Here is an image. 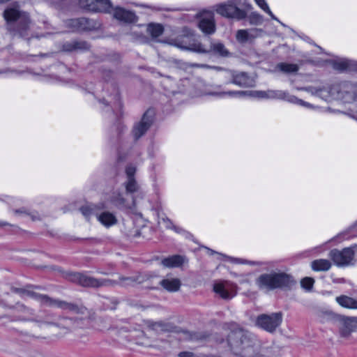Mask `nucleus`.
I'll use <instances>...</instances> for the list:
<instances>
[{"instance_id": "24", "label": "nucleus", "mask_w": 357, "mask_h": 357, "mask_svg": "<svg viewBox=\"0 0 357 357\" xmlns=\"http://www.w3.org/2000/svg\"><path fill=\"white\" fill-rule=\"evenodd\" d=\"M89 49V44L83 40L69 41L62 45V50L65 52L83 51Z\"/></svg>"}, {"instance_id": "53", "label": "nucleus", "mask_w": 357, "mask_h": 357, "mask_svg": "<svg viewBox=\"0 0 357 357\" xmlns=\"http://www.w3.org/2000/svg\"><path fill=\"white\" fill-rule=\"evenodd\" d=\"M15 213H22V211H21V210H16Z\"/></svg>"}, {"instance_id": "2", "label": "nucleus", "mask_w": 357, "mask_h": 357, "mask_svg": "<svg viewBox=\"0 0 357 357\" xmlns=\"http://www.w3.org/2000/svg\"><path fill=\"white\" fill-rule=\"evenodd\" d=\"M147 327L156 333H183L185 335V340L192 342H203L209 338V334L206 332H190L176 326L174 323L165 321H153L148 320L146 322Z\"/></svg>"}, {"instance_id": "17", "label": "nucleus", "mask_w": 357, "mask_h": 357, "mask_svg": "<svg viewBox=\"0 0 357 357\" xmlns=\"http://www.w3.org/2000/svg\"><path fill=\"white\" fill-rule=\"evenodd\" d=\"M342 99L346 102H352L357 100V84L344 82L342 84L340 91Z\"/></svg>"}, {"instance_id": "37", "label": "nucleus", "mask_w": 357, "mask_h": 357, "mask_svg": "<svg viewBox=\"0 0 357 357\" xmlns=\"http://www.w3.org/2000/svg\"><path fill=\"white\" fill-rule=\"evenodd\" d=\"M314 282V280L313 278L306 277V278H304L303 279H302L301 284V287L309 291L312 288Z\"/></svg>"}, {"instance_id": "18", "label": "nucleus", "mask_w": 357, "mask_h": 357, "mask_svg": "<svg viewBox=\"0 0 357 357\" xmlns=\"http://www.w3.org/2000/svg\"><path fill=\"white\" fill-rule=\"evenodd\" d=\"M198 26L205 34L210 35L213 33L215 31L213 14L208 13L202 16L199 22Z\"/></svg>"}, {"instance_id": "5", "label": "nucleus", "mask_w": 357, "mask_h": 357, "mask_svg": "<svg viewBox=\"0 0 357 357\" xmlns=\"http://www.w3.org/2000/svg\"><path fill=\"white\" fill-rule=\"evenodd\" d=\"M28 295L47 307H56L63 310L72 312L76 314H84L85 308L79 306L73 303H68L65 301L56 299L50 297L46 294H41L35 292H28Z\"/></svg>"}, {"instance_id": "28", "label": "nucleus", "mask_w": 357, "mask_h": 357, "mask_svg": "<svg viewBox=\"0 0 357 357\" xmlns=\"http://www.w3.org/2000/svg\"><path fill=\"white\" fill-rule=\"evenodd\" d=\"M112 8L109 0H95V6L91 7L93 12L109 13Z\"/></svg>"}, {"instance_id": "50", "label": "nucleus", "mask_w": 357, "mask_h": 357, "mask_svg": "<svg viewBox=\"0 0 357 357\" xmlns=\"http://www.w3.org/2000/svg\"><path fill=\"white\" fill-rule=\"evenodd\" d=\"M65 321L66 322L65 325L66 326H68L69 324H70L72 322V319H65Z\"/></svg>"}, {"instance_id": "39", "label": "nucleus", "mask_w": 357, "mask_h": 357, "mask_svg": "<svg viewBox=\"0 0 357 357\" xmlns=\"http://www.w3.org/2000/svg\"><path fill=\"white\" fill-rule=\"evenodd\" d=\"M136 172V168L133 165H128L126 168L127 179L134 178Z\"/></svg>"}, {"instance_id": "44", "label": "nucleus", "mask_w": 357, "mask_h": 357, "mask_svg": "<svg viewBox=\"0 0 357 357\" xmlns=\"http://www.w3.org/2000/svg\"><path fill=\"white\" fill-rule=\"evenodd\" d=\"M264 12H266L267 14L269 15V16L273 19V20H277V21H279L278 20V18L273 15V13L271 12V10H270L269 7L268 6V9H264L263 10Z\"/></svg>"}, {"instance_id": "22", "label": "nucleus", "mask_w": 357, "mask_h": 357, "mask_svg": "<svg viewBox=\"0 0 357 357\" xmlns=\"http://www.w3.org/2000/svg\"><path fill=\"white\" fill-rule=\"evenodd\" d=\"M96 216L98 221L104 227L109 228L114 225H115L118 220L116 215L109 211H98V213H96Z\"/></svg>"}, {"instance_id": "12", "label": "nucleus", "mask_w": 357, "mask_h": 357, "mask_svg": "<svg viewBox=\"0 0 357 357\" xmlns=\"http://www.w3.org/2000/svg\"><path fill=\"white\" fill-rule=\"evenodd\" d=\"M220 97L228 96L230 98H241L245 96H252L259 98L269 99L268 91H227L216 93Z\"/></svg>"}, {"instance_id": "52", "label": "nucleus", "mask_w": 357, "mask_h": 357, "mask_svg": "<svg viewBox=\"0 0 357 357\" xmlns=\"http://www.w3.org/2000/svg\"><path fill=\"white\" fill-rule=\"evenodd\" d=\"M102 103L105 105V106H108V102L107 101H105V100H103L102 101Z\"/></svg>"}, {"instance_id": "45", "label": "nucleus", "mask_w": 357, "mask_h": 357, "mask_svg": "<svg viewBox=\"0 0 357 357\" xmlns=\"http://www.w3.org/2000/svg\"><path fill=\"white\" fill-rule=\"evenodd\" d=\"M32 220L35 221L40 219L39 215L37 213H27Z\"/></svg>"}, {"instance_id": "35", "label": "nucleus", "mask_w": 357, "mask_h": 357, "mask_svg": "<svg viewBox=\"0 0 357 357\" xmlns=\"http://www.w3.org/2000/svg\"><path fill=\"white\" fill-rule=\"evenodd\" d=\"M333 68L340 72L347 71L348 67V59H340L337 60H333L331 61Z\"/></svg>"}, {"instance_id": "26", "label": "nucleus", "mask_w": 357, "mask_h": 357, "mask_svg": "<svg viewBox=\"0 0 357 357\" xmlns=\"http://www.w3.org/2000/svg\"><path fill=\"white\" fill-rule=\"evenodd\" d=\"M184 263V257L176 255L163 259L161 261V264L163 266L167 268H174L182 266Z\"/></svg>"}, {"instance_id": "4", "label": "nucleus", "mask_w": 357, "mask_h": 357, "mask_svg": "<svg viewBox=\"0 0 357 357\" xmlns=\"http://www.w3.org/2000/svg\"><path fill=\"white\" fill-rule=\"evenodd\" d=\"M171 44L181 50H190L198 53L213 52L214 54H217L222 57H228L230 55L229 50L225 47L224 44L221 43H212L210 50L204 49L203 45L198 42L187 43L183 40L179 41L178 40H174L171 43Z\"/></svg>"}, {"instance_id": "31", "label": "nucleus", "mask_w": 357, "mask_h": 357, "mask_svg": "<svg viewBox=\"0 0 357 357\" xmlns=\"http://www.w3.org/2000/svg\"><path fill=\"white\" fill-rule=\"evenodd\" d=\"M108 200L117 207L126 206V201L123 198V195L119 191H114L109 196Z\"/></svg>"}, {"instance_id": "51", "label": "nucleus", "mask_w": 357, "mask_h": 357, "mask_svg": "<svg viewBox=\"0 0 357 357\" xmlns=\"http://www.w3.org/2000/svg\"><path fill=\"white\" fill-rule=\"evenodd\" d=\"M206 249L208 250V252L211 255H213V254H214V253H215V252H214L213 250H211V249H210V248H206Z\"/></svg>"}, {"instance_id": "48", "label": "nucleus", "mask_w": 357, "mask_h": 357, "mask_svg": "<svg viewBox=\"0 0 357 357\" xmlns=\"http://www.w3.org/2000/svg\"><path fill=\"white\" fill-rule=\"evenodd\" d=\"M202 66L206 67V68H214V69H216L218 70H222V68H221V67H216V66L211 67V66H207V65H202Z\"/></svg>"}, {"instance_id": "10", "label": "nucleus", "mask_w": 357, "mask_h": 357, "mask_svg": "<svg viewBox=\"0 0 357 357\" xmlns=\"http://www.w3.org/2000/svg\"><path fill=\"white\" fill-rule=\"evenodd\" d=\"M215 10L220 15L228 18L242 20L246 17L245 12L237 7L235 0L217 5Z\"/></svg>"}, {"instance_id": "20", "label": "nucleus", "mask_w": 357, "mask_h": 357, "mask_svg": "<svg viewBox=\"0 0 357 357\" xmlns=\"http://www.w3.org/2000/svg\"><path fill=\"white\" fill-rule=\"evenodd\" d=\"M230 75L231 80L229 83H232L241 87H249L252 86V80L246 73L230 71Z\"/></svg>"}, {"instance_id": "34", "label": "nucleus", "mask_w": 357, "mask_h": 357, "mask_svg": "<svg viewBox=\"0 0 357 357\" xmlns=\"http://www.w3.org/2000/svg\"><path fill=\"white\" fill-rule=\"evenodd\" d=\"M147 31L153 38H158L164 32L163 26L160 24H150L147 27Z\"/></svg>"}, {"instance_id": "19", "label": "nucleus", "mask_w": 357, "mask_h": 357, "mask_svg": "<svg viewBox=\"0 0 357 357\" xmlns=\"http://www.w3.org/2000/svg\"><path fill=\"white\" fill-rule=\"evenodd\" d=\"M335 318L342 326L340 328V333L343 337L347 336L353 330L354 325L357 323V317H347L336 314Z\"/></svg>"}, {"instance_id": "41", "label": "nucleus", "mask_w": 357, "mask_h": 357, "mask_svg": "<svg viewBox=\"0 0 357 357\" xmlns=\"http://www.w3.org/2000/svg\"><path fill=\"white\" fill-rule=\"evenodd\" d=\"M347 71L357 72V61L348 59Z\"/></svg>"}, {"instance_id": "3", "label": "nucleus", "mask_w": 357, "mask_h": 357, "mask_svg": "<svg viewBox=\"0 0 357 357\" xmlns=\"http://www.w3.org/2000/svg\"><path fill=\"white\" fill-rule=\"evenodd\" d=\"M291 282V277L282 272L261 274L256 281L260 289H266L267 291L289 287Z\"/></svg>"}, {"instance_id": "42", "label": "nucleus", "mask_w": 357, "mask_h": 357, "mask_svg": "<svg viewBox=\"0 0 357 357\" xmlns=\"http://www.w3.org/2000/svg\"><path fill=\"white\" fill-rule=\"evenodd\" d=\"M163 222L165 223H166V227L167 228H169V229H173L175 231L179 233L181 231V229L176 227V226H174L172 222L169 220V219H163Z\"/></svg>"}, {"instance_id": "43", "label": "nucleus", "mask_w": 357, "mask_h": 357, "mask_svg": "<svg viewBox=\"0 0 357 357\" xmlns=\"http://www.w3.org/2000/svg\"><path fill=\"white\" fill-rule=\"evenodd\" d=\"M255 1L258 5V6L262 10L268 9V4L266 3L265 0H255Z\"/></svg>"}, {"instance_id": "30", "label": "nucleus", "mask_w": 357, "mask_h": 357, "mask_svg": "<svg viewBox=\"0 0 357 357\" xmlns=\"http://www.w3.org/2000/svg\"><path fill=\"white\" fill-rule=\"evenodd\" d=\"M116 283L113 286L119 284L123 287L134 286L135 284H140L143 282L140 276L137 277H121L119 278V281L114 280Z\"/></svg>"}, {"instance_id": "13", "label": "nucleus", "mask_w": 357, "mask_h": 357, "mask_svg": "<svg viewBox=\"0 0 357 357\" xmlns=\"http://www.w3.org/2000/svg\"><path fill=\"white\" fill-rule=\"evenodd\" d=\"M67 25L72 28L73 31H91L97 28V24L93 20L85 17L71 19Z\"/></svg>"}, {"instance_id": "6", "label": "nucleus", "mask_w": 357, "mask_h": 357, "mask_svg": "<svg viewBox=\"0 0 357 357\" xmlns=\"http://www.w3.org/2000/svg\"><path fill=\"white\" fill-rule=\"evenodd\" d=\"M3 17L8 22L16 23V31L20 36H27L29 17L26 13L21 12L15 7H9L3 12Z\"/></svg>"}, {"instance_id": "21", "label": "nucleus", "mask_w": 357, "mask_h": 357, "mask_svg": "<svg viewBox=\"0 0 357 357\" xmlns=\"http://www.w3.org/2000/svg\"><path fill=\"white\" fill-rule=\"evenodd\" d=\"M114 17L126 23H133L137 20V17L134 12L121 7H116L114 9Z\"/></svg>"}, {"instance_id": "33", "label": "nucleus", "mask_w": 357, "mask_h": 357, "mask_svg": "<svg viewBox=\"0 0 357 357\" xmlns=\"http://www.w3.org/2000/svg\"><path fill=\"white\" fill-rule=\"evenodd\" d=\"M276 68L284 73L289 74L297 73L299 70V66L294 63L282 62L276 66Z\"/></svg>"}, {"instance_id": "54", "label": "nucleus", "mask_w": 357, "mask_h": 357, "mask_svg": "<svg viewBox=\"0 0 357 357\" xmlns=\"http://www.w3.org/2000/svg\"><path fill=\"white\" fill-rule=\"evenodd\" d=\"M166 77H167V78H168V79H172V77L171 76H169V75H168V76H166Z\"/></svg>"}, {"instance_id": "38", "label": "nucleus", "mask_w": 357, "mask_h": 357, "mask_svg": "<svg viewBox=\"0 0 357 357\" xmlns=\"http://www.w3.org/2000/svg\"><path fill=\"white\" fill-rule=\"evenodd\" d=\"M79 4L83 9L91 11V7L95 6V0H79Z\"/></svg>"}, {"instance_id": "46", "label": "nucleus", "mask_w": 357, "mask_h": 357, "mask_svg": "<svg viewBox=\"0 0 357 357\" xmlns=\"http://www.w3.org/2000/svg\"><path fill=\"white\" fill-rule=\"evenodd\" d=\"M40 324H47V325H50V326H53V325H56V324L53 321H38Z\"/></svg>"}, {"instance_id": "49", "label": "nucleus", "mask_w": 357, "mask_h": 357, "mask_svg": "<svg viewBox=\"0 0 357 357\" xmlns=\"http://www.w3.org/2000/svg\"><path fill=\"white\" fill-rule=\"evenodd\" d=\"M344 114H346L347 116H349V117L352 118V119H356L357 120V118L355 117L354 115L353 114H349V113H346V112H342Z\"/></svg>"}, {"instance_id": "7", "label": "nucleus", "mask_w": 357, "mask_h": 357, "mask_svg": "<svg viewBox=\"0 0 357 357\" xmlns=\"http://www.w3.org/2000/svg\"><path fill=\"white\" fill-rule=\"evenodd\" d=\"M282 317L283 314L281 312L270 314H261L256 318L255 324L264 331L273 333L281 325Z\"/></svg>"}, {"instance_id": "47", "label": "nucleus", "mask_w": 357, "mask_h": 357, "mask_svg": "<svg viewBox=\"0 0 357 357\" xmlns=\"http://www.w3.org/2000/svg\"><path fill=\"white\" fill-rule=\"evenodd\" d=\"M112 75V72L109 71V70H107L105 73L104 74V78L105 79L106 81H108L109 80V78H107V77H109L110 75Z\"/></svg>"}, {"instance_id": "9", "label": "nucleus", "mask_w": 357, "mask_h": 357, "mask_svg": "<svg viewBox=\"0 0 357 357\" xmlns=\"http://www.w3.org/2000/svg\"><path fill=\"white\" fill-rule=\"evenodd\" d=\"M73 280L81 286L86 287L98 288L101 287H113L116 282L109 279H97L81 273H75L73 275Z\"/></svg>"}, {"instance_id": "36", "label": "nucleus", "mask_w": 357, "mask_h": 357, "mask_svg": "<svg viewBox=\"0 0 357 357\" xmlns=\"http://www.w3.org/2000/svg\"><path fill=\"white\" fill-rule=\"evenodd\" d=\"M112 100H113V102L109 101V102L112 104L111 105L112 111L114 112L115 109H119V113L121 114V110L122 108V104H121L120 96H119L118 91H116L115 93V94L114 95V96L112 98Z\"/></svg>"}, {"instance_id": "16", "label": "nucleus", "mask_w": 357, "mask_h": 357, "mask_svg": "<svg viewBox=\"0 0 357 357\" xmlns=\"http://www.w3.org/2000/svg\"><path fill=\"white\" fill-rule=\"evenodd\" d=\"M262 32L263 30L259 29H240L236 32V38L241 44L252 43L255 38L259 37Z\"/></svg>"}, {"instance_id": "11", "label": "nucleus", "mask_w": 357, "mask_h": 357, "mask_svg": "<svg viewBox=\"0 0 357 357\" xmlns=\"http://www.w3.org/2000/svg\"><path fill=\"white\" fill-rule=\"evenodd\" d=\"M269 99H278L286 100L293 104H297L306 107H311L309 102H305L304 100L298 98L294 95H291L287 91L282 90H268Z\"/></svg>"}, {"instance_id": "55", "label": "nucleus", "mask_w": 357, "mask_h": 357, "mask_svg": "<svg viewBox=\"0 0 357 357\" xmlns=\"http://www.w3.org/2000/svg\"><path fill=\"white\" fill-rule=\"evenodd\" d=\"M132 204H135V198L132 199Z\"/></svg>"}, {"instance_id": "27", "label": "nucleus", "mask_w": 357, "mask_h": 357, "mask_svg": "<svg viewBox=\"0 0 357 357\" xmlns=\"http://www.w3.org/2000/svg\"><path fill=\"white\" fill-rule=\"evenodd\" d=\"M336 301L340 306L344 308L357 309V300L352 297L342 295L336 297Z\"/></svg>"}, {"instance_id": "1", "label": "nucleus", "mask_w": 357, "mask_h": 357, "mask_svg": "<svg viewBox=\"0 0 357 357\" xmlns=\"http://www.w3.org/2000/svg\"><path fill=\"white\" fill-rule=\"evenodd\" d=\"M231 351L240 357H261L260 343L257 337L248 331L237 327L227 337Z\"/></svg>"}, {"instance_id": "56", "label": "nucleus", "mask_w": 357, "mask_h": 357, "mask_svg": "<svg viewBox=\"0 0 357 357\" xmlns=\"http://www.w3.org/2000/svg\"><path fill=\"white\" fill-rule=\"evenodd\" d=\"M0 225H6V223H5V222H3H3H2V223H1Z\"/></svg>"}, {"instance_id": "23", "label": "nucleus", "mask_w": 357, "mask_h": 357, "mask_svg": "<svg viewBox=\"0 0 357 357\" xmlns=\"http://www.w3.org/2000/svg\"><path fill=\"white\" fill-rule=\"evenodd\" d=\"M107 208L106 203L102 202L98 204H86L82 206L79 210L86 219H89L92 215H96V213H98V211H102Z\"/></svg>"}, {"instance_id": "29", "label": "nucleus", "mask_w": 357, "mask_h": 357, "mask_svg": "<svg viewBox=\"0 0 357 357\" xmlns=\"http://www.w3.org/2000/svg\"><path fill=\"white\" fill-rule=\"evenodd\" d=\"M331 267V263L328 259H319L312 261L311 268L314 271H326Z\"/></svg>"}, {"instance_id": "25", "label": "nucleus", "mask_w": 357, "mask_h": 357, "mask_svg": "<svg viewBox=\"0 0 357 357\" xmlns=\"http://www.w3.org/2000/svg\"><path fill=\"white\" fill-rule=\"evenodd\" d=\"M163 289L169 292H176L179 290L181 282L178 278H166L160 282Z\"/></svg>"}, {"instance_id": "32", "label": "nucleus", "mask_w": 357, "mask_h": 357, "mask_svg": "<svg viewBox=\"0 0 357 357\" xmlns=\"http://www.w3.org/2000/svg\"><path fill=\"white\" fill-rule=\"evenodd\" d=\"M124 186L127 193H143V191L141 189L140 185L137 183L135 178L127 179V181L124 183Z\"/></svg>"}, {"instance_id": "14", "label": "nucleus", "mask_w": 357, "mask_h": 357, "mask_svg": "<svg viewBox=\"0 0 357 357\" xmlns=\"http://www.w3.org/2000/svg\"><path fill=\"white\" fill-rule=\"evenodd\" d=\"M213 291L221 298L229 300L235 296V287L228 282H219L213 284Z\"/></svg>"}, {"instance_id": "8", "label": "nucleus", "mask_w": 357, "mask_h": 357, "mask_svg": "<svg viewBox=\"0 0 357 357\" xmlns=\"http://www.w3.org/2000/svg\"><path fill=\"white\" fill-rule=\"evenodd\" d=\"M357 252V245L345 248L342 250H332L329 256L337 266H346L351 264L354 255Z\"/></svg>"}, {"instance_id": "40", "label": "nucleus", "mask_w": 357, "mask_h": 357, "mask_svg": "<svg viewBox=\"0 0 357 357\" xmlns=\"http://www.w3.org/2000/svg\"><path fill=\"white\" fill-rule=\"evenodd\" d=\"M178 357H205L202 354H197L191 351H181L178 354Z\"/></svg>"}, {"instance_id": "15", "label": "nucleus", "mask_w": 357, "mask_h": 357, "mask_svg": "<svg viewBox=\"0 0 357 357\" xmlns=\"http://www.w3.org/2000/svg\"><path fill=\"white\" fill-rule=\"evenodd\" d=\"M149 111H147L142 116L140 122L135 125L132 129V135L135 140L139 139L149 130L152 124L153 119L149 115Z\"/></svg>"}]
</instances>
